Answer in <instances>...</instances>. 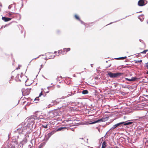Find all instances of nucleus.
<instances>
[{"mask_svg":"<svg viewBox=\"0 0 148 148\" xmlns=\"http://www.w3.org/2000/svg\"><path fill=\"white\" fill-rule=\"evenodd\" d=\"M19 134L16 133L14 131V135L12 137V142L14 143V145H17L18 144Z\"/></svg>","mask_w":148,"mask_h":148,"instance_id":"4","label":"nucleus"},{"mask_svg":"<svg viewBox=\"0 0 148 148\" xmlns=\"http://www.w3.org/2000/svg\"><path fill=\"white\" fill-rule=\"evenodd\" d=\"M111 63H110V64L109 65H108V66L107 67V68H108V67H110V66H111Z\"/></svg>","mask_w":148,"mask_h":148,"instance_id":"34","label":"nucleus"},{"mask_svg":"<svg viewBox=\"0 0 148 148\" xmlns=\"http://www.w3.org/2000/svg\"><path fill=\"white\" fill-rule=\"evenodd\" d=\"M69 93V94H68V95L66 96L65 97H69L71 95H73L75 94L73 92H70Z\"/></svg>","mask_w":148,"mask_h":148,"instance_id":"16","label":"nucleus"},{"mask_svg":"<svg viewBox=\"0 0 148 148\" xmlns=\"http://www.w3.org/2000/svg\"><path fill=\"white\" fill-rule=\"evenodd\" d=\"M31 89H27L26 90H25V91H26V93L25 94V95H28L29 94L30 92V90Z\"/></svg>","mask_w":148,"mask_h":148,"instance_id":"14","label":"nucleus"},{"mask_svg":"<svg viewBox=\"0 0 148 148\" xmlns=\"http://www.w3.org/2000/svg\"><path fill=\"white\" fill-rule=\"evenodd\" d=\"M9 15L10 16H11L12 15V14H11V13H9Z\"/></svg>","mask_w":148,"mask_h":148,"instance_id":"43","label":"nucleus"},{"mask_svg":"<svg viewBox=\"0 0 148 148\" xmlns=\"http://www.w3.org/2000/svg\"><path fill=\"white\" fill-rule=\"evenodd\" d=\"M144 16V15L143 14H142L139 16H138V18L140 19V20L141 21H143V20L144 19V18H143V19H141V18L140 17V16Z\"/></svg>","mask_w":148,"mask_h":148,"instance_id":"19","label":"nucleus"},{"mask_svg":"<svg viewBox=\"0 0 148 148\" xmlns=\"http://www.w3.org/2000/svg\"><path fill=\"white\" fill-rule=\"evenodd\" d=\"M75 17L76 18V19H77V20H78V21L80 20V18L77 15L75 14Z\"/></svg>","mask_w":148,"mask_h":148,"instance_id":"21","label":"nucleus"},{"mask_svg":"<svg viewBox=\"0 0 148 148\" xmlns=\"http://www.w3.org/2000/svg\"><path fill=\"white\" fill-rule=\"evenodd\" d=\"M42 95V92H41L39 95V97H40L41 95Z\"/></svg>","mask_w":148,"mask_h":148,"instance_id":"33","label":"nucleus"},{"mask_svg":"<svg viewBox=\"0 0 148 148\" xmlns=\"http://www.w3.org/2000/svg\"><path fill=\"white\" fill-rule=\"evenodd\" d=\"M51 86H48L47 88L49 90V88H51Z\"/></svg>","mask_w":148,"mask_h":148,"instance_id":"36","label":"nucleus"},{"mask_svg":"<svg viewBox=\"0 0 148 148\" xmlns=\"http://www.w3.org/2000/svg\"><path fill=\"white\" fill-rule=\"evenodd\" d=\"M41 148V147H40L39 148Z\"/></svg>","mask_w":148,"mask_h":148,"instance_id":"62","label":"nucleus"},{"mask_svg":"<svg viewBox=\"0 0 148 148\" xmlns=\"http://www.w3.org/2000/svg\"><path fill=\"white\" fill-rule=\"evenodd\" d=\"M20 26L22 28V26L21 25H20Z\"/></svg>","mask_w":148,"mask_h":148,"instance_id":"52","label":"nucleus"},{"mask_svg":"<svg viewBox=\"0 0 148 148\" xmlns=\"http://www.w3.org/2000/svg\"><path fill=\"white\" fill-rule=\"evenodd\" d=\"M148 51V50L146 49L144 50L143 51H142L141 52H140V53H146Z\"/></svg>","mask_w":148,"mask_h":148,"instance_id":"24","label":"nucleus"},{"mask_svg":"<svg viewBox=\"0 0 148 148\" xmlns=\"http://www.w3.org/2000/svg\"><path fill=\"white\" fill-rule=\"evenodd\" d=\"M57 32L58 33H59V30H58L57 31Z\"/></svg>","mask_w":148,"mask_h":148,"instance_id":"47","label":"nucleus"},{"mask_svg":"<svg viewBox=\"0 0 148 148\" xmlns=\"http://www.w3.org/2000/svg\"><path fill=\"white\" fill-rule=\"evenodd\" d=\"M39 56L38 57H37V58H34V59H36V58H38L39 57V56Z\"/></svg>","mask_w":148,"mask_h":148,"instance_id":"44","label":"nucleus"},{"mask_svg":"<svg viewBox=\"0 0 148 148\" xmlns=\"http://www.w3.org/2000/svg\"><path fill=\"white\" fill-rule=\"evenodd\" d=\"M6 26V25H5V26H2L1 28H2L3 27H5V26Z\"/></svg>","mask_w":148,"mask_h":148,"instance_id":"39","label":"nucleus"},{"mask_svg":"<svg viewBox=\"0 0 148 148\" xmlns=\"http://www.w3.org/2000/svg\"><path fill=\"white\" fill-rule=\"evenodd\" d=\"M79 138L80 139H83V138Z\"/></svg>","mask_w":148,"mask_h":148,"instance_id":"53","label":"nucleus"},{"mask_svg":"<svg viewBox=\"0 0 148 148\" xmlns=\"http://www.w3.org/2000/svg\"><path fill=\"white\" fill-rule=\"evenodd\" d=\"M91 23H90L89 24H85L84 25H85V26L86 27H89V25L90 24H91Z\"/></svg>","mask_w":148,"mask_h":148,"instance_id":"27","label":"nucleus"},{"mask_svg":"<svg viewBox=\"0 0 148 148\" xmlns=\"http://www.w3.org/2000/svg\"><path fill=\"white\" fill-rule=\"evenodd\" d=\"M34 59H32V60L30 61V62H29V64H30V63H31V61H32V60H33Z\"/></svg>","mask_w":148,"mask_h":148,"instance_id":"38","label":"nucleus"},{"mask_svg":"<svg viewBox=\"0 0 148 148\" xmlns=\"http://www.w3.org/2000/svg\"><path fill=\"white\" fill-rule=\"evenodd\" d=\"M39 99H38V97L34 99L35 100H38Z\"/></svg>","mask_w":148,"mask_h":148,"instance_id":"30","label":"nucleus"},{"mask_svg":"<svg viewBox=\"0 0 148 148\" xmlns=\"http://www.w3.org/2000/svg\"><path fill=\"white\" fill-rule=\"evenodd\" d=\"M126 58V56H125L124 57H121L115 58V59L116 60H123Z\"/></svg>","mask_w":148,"mask_h":148,"instance_id":"15","label":"nucleus"},{"mask_svg":"<svg viewBox=\"0 0 148 148\" xmlns=\"http://www.w3.org/2000/svg\"><path fill=\"white\" fill-rule=\"evenodd\" d=\"M137 79V78L136 77H132L131 79V81L133 82L136 81Z\"/></svg>","mask_w":148,"mask_h":148,"instance_id":"17","label":"nucleus"},{"mask_svg":"<svg viewBox=\"0 0 148 148\" xmlns=\"http://www.w3.org/2000/svg\"><path fill=\"white\" fill-rule=\"evenodd\" d=\"M29 147H30H30H31V145H29Z\"/></svg>","mask_w":148,"mask_h":148,"instance_id":"40","label":"nucleus"},{"mask_svg":"<svg viewBox=\"0 0 148 148\" xmlns=\"http://www.w3.org/2000/svg\"><path fill=\"white\" fill-rule=\"evenodd\" d=\"M134 121L135 120H131L129 121H127L126 122H122L117 123L114 125V126L112 127L108 132H107L106 134V135L107 133L109 131L114 129L115 128L118 127L120 125L122 124H123L124 125H131L133 123V121Z\"/></svg>","mask_w":148,"mask_h":148,"instance_id":"2","label":"nucleus"},{"mask_svg":"<svg viewBox=\"0 0 148 148\" xmlns=\"http://www.w3.org/2000/svg\"><path fill=\"white\" fill-rule=\"evenodd\" d=\"M139 41L141 42L142 43H143V41L141 39H139Z\"/></svg>","mask_w":148,"mask_h":148,"instance_id":"32","label":"nucleus"},{"mask_svg":"<svg viewBox=\"0 0 148 148\" xmlns=\"http://www.w3.org/2000/svg\"><path fill=\"white\" fill-rule=\"evenodd\" d=\"M18 80H19L20 82H21V80H20V79H19Z\"/></svg>","mask_w":148,"mask_h":148,"instance_id":"56","label":"nucleus"},{"mask_svg":"<svg viewBox=\"0 0 148 148\" xmlns=\"http://www.w3.org/2000/svg\"><path fill=\"white\" fill-rule=\"evenodd\" d=\"M70 50V48H64L63 49L64 51H66V52H68V51H69Z\"/></svg>","mask_w":148,"mask_h":148,"instance_id":"18","label":"nucleus"},{"mask_svg":"<svg viewBox=\"0 0 148 148\" xmlns=\"http://www.w3.org/2000/svg\"><path fill=\"white\" fill-rule=\"evenodd\" d=\"M56 79H57V80H58V78H57Z\"/></svg>","mask_w":148,"mask_h":148,"instance_id":"59","label":"nucleus"},{"mask_svg":"<svg viewBox=\"0 0 148 148\" xmlns=\"http://www.w3.org/2000/svg\"><path fill=\"white\" fill-rule=\"evenodd\" d=\"M49 92V91H48L47 92H46V93H48Z\"/></svg>","mask_w":148,"mask_h":148,"instance_id":"45","label":"nucleus"},{"mask_svg":"<svg viewBox=\"0 0 148 148\" xmlns=\"http://www.w3.org/2000/svg\"><path fill=\"white\" fill-rule=\"evenodd\" d=\"M0 6L1 7L2 6V5L1 3H0Z\"/></svg>","mask_w":148,"mask_h":148,"instance_id":"42","label":"nucleus"},{"mask_svg":"<svg viewBox=\"0 0 148 148\" xmlns=\"http://www.w3.org/2000/svg\"><path fill=\"white\" fill-rule=\"evenodd\" d=\"M147 24H148V21L147 22Z\"/></svg>","mask_w":148,"mask_h":148,"instance_id":"60","label":"nucleus"},{"mask_svg":"<svg viewBox=\"0 0 148 148\" xmlns=\"http://www.w3.org/2000/svg\"><path fill=\"white\" fill-rule=\"evenodd\" d=\"M134 62L135 63L140 62H142V60H135Z\"/></svg>","mask_w":148,"mask_h":148,"instance_id":"23","label":"nucleus"},{"mask_svg":"<svg viewBox=\"0 0 148 148\" xmlns=\"http://www.w3.org/2000/svg\"><path fill=\"white\" fill-rule=\"evenodd\" d=\"M108 62V61H106V62H107V63Z\"/></svg>","mask_w":148,"mask_h":148,"instance_id":"57","label":"nucleus"},{"mask_svg":"<svg viewBox=\"0 0 148 148\" xmlns=\"http://www.w3.org/2000/svg\"><path fill=\"white\" fill-rule=\"evenodd\" d=\"M37 119L40 120V119H46L45 116V115H40L38 116H37Z\"/></svg>","mask_w":148,"mask_h":148,"instance_id":"9","label":"nucleus"},{"mask_svg":"<svg viewBox=\"0 0 148 148\" xmlns=\"http://www.w3.org/2000/svg\"><path fill=\"white\" fill-rule=\"evenodd\" d=\"M41 67L40 68V69H39L40 70H41V69L43 65L42 64L41 65Z\"/></svg>","mask_w":148,"mask_h":148,"instance_id":"37","label":"nucleus"},{"mask_svg":"<svg viewBox=\"0 0 148 148\" xmlns=\"http://www.w3.org/2000/svg\"><path fill=\"white\" fill-rule=\"evenodd\" d=\"M20 76V74H18L17 75H16V78H18L19 77V76Z\"/></svg>","mask_w":148,"mask_h":148,"instance_id":"29","label":"nucleus"},{"mask_svg":"<svg viewBox=\"0 0 148 148\" xmlns=\"http://www.w3.org/2000/svg\"><path fill=\"white\" fill-rule=\"evenodd\" d=\"M57 53V51H55L54 52V53Z\"/></svg>","mask_w":148,"mask_h":148,"instance_id":"48","label":"nucleus"},{"mask_svg":"<svg viewBox=\"0 0 148 148\" xmlns=\"http://www.w3.org/2000/svg\"><path fill=\"white\" fill-rule=\"evenodd\" d=\"M142 12V11H140V12H137V13H138V12Z\"/></svg>","mask_w":148,"mask_h":148,"instance_id":"46","label":"nucleus"},{"mask_svg":"<svg viewBox=\"0 0 148 148\" xmlns=\"http://www.w3.org/2000/svg\"><path fill=\"white\" fill-rule=\"evenodd\" d=\"M22 93L23 94V90H22Z\"/></svg>","mask_w":148,"mask_h":148,"instance_id":"58","label":"nucleus"},{"mask_svg":"<svg viewBox=\"0 0 148 148\" xmlns=\"http://www.w3.org/2000/svg\"><path fill=\"white\" fill-rule=\"evenodd\" d=\"M56 132V130H53L51 132L48 133L45 136V140L46 141L48 140L51 137V136L54 134L55 132Z\"/></svg>","mask_w":148,"mask_h":148,"instance_id":"7","label":"nucleus"},{"mask_svg":"<svg viewBox=\"0 0 148 148\" xmlns=\"http://www.w3.org/2000/svg\"><path fill=\"white\" fill-rule=\"evenodd\" d=\"M112 23H113L112 22L110 23H109L108 25L111 24H112Z\"/></svg>","mask_w":148,"mask_h":148,"instance_id":"49","label":"nucleus"},{"mask_svg":"<svg viewBox=\"0 0 148 148\" xmlns=\"http://www.w3.org/2000/svg\"><path fill=\"white\" fill-rule=\"evenodd\" d=\"M66 127H60L59 128H58L57 130H56V131H61V130L62 129H64V128H65Z\"/></svg>","mask_w":148,"mask_h":148,"instance_id":"22","label":"nucleus"},{"mask_svg":"<svg viewBox=\"0 0 148 148\" xmlns=\"http://www.w3.org/2000/svg\"><path fill=\"white\" fill-rule=\"evenodd\" d=\"M141 19H143V18H141Z\"/></svg>","mask_w":148,"mask_h":148,"instance_id":"61","label":"nucleus"},{"mask_svg":"<svg viewBox=\"0 0 148 148\" xmlns=\"http://www.w3.org/2000/svg\"><path fill=\"white\" fill-rule=\"evenodd\" d=\"M107 73V75L112 78L118 77L122 74V73L119 72L113 73L110 71H108Z\"/></svg>","mask_w":148,"mask_h":148,"instance_id":"5","label":"nucleus"},{"mask_svg":"<svg viewBox=\"0 0 148 148\" xmlns=\"http://www.w3.org/2000/svg\"><path fill=\"white\" fill-rule=\"evenodd\" d=\"M93 65V64H91L90 65L92 67V65Z\"/></svg>","mask_w":148,"mask_h":148,"instance_id":"41","label":"nucleus"},{"mask_svg":"<svg viewBox=\"0 0 148 148\" xmlns=\"http://www.w3.org/2000/svg\"><path fill=\"white\" fill-rule=\"evenodd\" d=\"M147 3V1L145 0H139L138 2V5L140 6H143Z\"/></svg>","mask_w":148,"mask_h":148,"instance_id":"8","label":"nucleus"},{"mask_svg":"<svg viewBox=\"0 0 148 148\" xmlns=\"http://www.w3.org/2000/svg\"><path fill=\"white\" fill-rule=\"evenodd\" d=\"M146 74H148V71H147V73H146Z\"/></svg>","mask_w":148,"mask_h":148,"instance_id":"51","label":"nucleus"},{"mask_svg":"<svg viewBox=\"0 0 148 148\" xmlns=\"http://www.w3.org/2000/svg\"><path fill=\"white\" fill-rule=\"evenodd\" d=\"M19 126L21 127V128L20 127L15 131L16 133H17L19 135L21 134H24L27 131L31 129L30 126L28 123L25 122L22 123Z\"/></svg>","mask_w":148,"mask_h":148,"instance_id":"1","label":"nucleus"},{"mask_svg":"<svg viewBox=\"0 0 148 148\" xmlns=\"http://www.w3.org/2000/svg\"><path fill=\"white\" fill-rule=\"evenodd\" d=\"M57 88H60V85H57Z\"/></svg>","mask_w":148,"mask_h":148,"instance_id":"35","label":"nucleus"},{"mask_svg":"<svg viewBox=\"0 0 148 148\" xmlns=\"http://www.w3.org/2000/svg\"><path fill=\"white\" fill-rule=\"evenodd\" d=\"M148 63H146L145 64V65L144 66L145 67H146L147 68V69H148Z\"/></svg>","mask_w":148,"mask_h":148,"instance_id":"26","label":"nucleus"},{"mask_svg":"<svg viewBox=\"0 0 148 148\" xmlns=\"http://www.w3.org/2000/svg\"><path fill=\"white\" fill-rule=\"evenodd\" d=\"M109 117L108 116L103 117L100 119H98L92 122L86 124H93L99 122H105L107 121Z\"/></svg>","mask_w":148,"mask_h":148,"instance_id":"6","label":"nucleus"},{"mask_svg":"<svg viewBox=\"0 0 148 148\" xmlns=\"http://www.w3.org/2000/svg\"><path fill=\"white\" fill-rule=\"evenodd\" d=\"M41 125L43 127L45 128H47L48 124L46 122L43 123V124H42Z\"/></svg>","mask_w":148,"mask_h":148,"instance_id":"11","label":"nucleus"},{"mask_svg":"<svg viewBox=\"0 0 148 148\" xmlns=\"http://www.w3.org/2000/svg\"><path fill=\"white\" fill-rule=\"evenodd\" d=\"M11 8H12L11 5H9L8 7L9 9H10Z\"/></svg>","mask_w":148,"mask_h":148,"instance_id":"31","label":"nucleus"},{"mask_svg":"<svg viewBox=\"0 0 148 148\" xmlns=\"http://www.w3.org/2000/svg\"><path fill=\"white\" fill-rule=\"evenodd\" d=\"M88 91L86 90H84L82 92V93L84 95H86L88 93Z\"/></svg>","mask_w":148,"mask_h":148,"instance_id":"13","label":"nucleus"},{"mask_svg":"<svg viewBox=\"0 0 148 148\" xmlns=\"http://www.w3.org/2000/svg\"><path fill=\"white\" fill-rule=\"evenodd\" d=\"M125 79L126 80L128 81H129L130 82H131V79H128V78H125Z\"/></svg>","mask_w":148,"mask_h":148,"instance_id":"28","label":"nucleus"},{"mask_svg":"<svg viewBox=\"0 0 148 148\" xmlns=\"http://www.w3.org/2000/svg\"><path fill=\"white\" fill-rule=\"evenodd\" d=\"M37 115L36 114L31 116L27 119L28 122L26 123H28L29 126L31 125L32 126L34 123L35 120H37Z\"/></svg>","mask_w":148,"mask_h":148,"instance_id":"3","label":"nucleus"},{"mask_svg":"<svg viewBox=\"0 0 148 148\" xmlns=\"http://www.w3.org/2000/svg\"><path fill=\"white\" fill-rule=\"evenodd\" d=\"M79 21L82 24L85 25L86 24L85 23H84L83 21L81 20L80 19V20H79Z\"/></svg>","mask_w":148,"mask_h":148,"instance_id":"25","label":"nucleus"},{"mask_svg":"<svg viewBox=\"0 0 148 148\" xmlns=\"http://www.w3.org/2000/svg\"><path fill=\"white\" fill-rule=\"evenodd\" d=\"M106 146V143L105 141L103 142L102 144L101 148H105Z\"/></svg>","mask_w":148,"mask_h":148,"instance_id":"12","label":"nucleus"},{"mask_svg":"<svg viewBox=\"0 0 148 148\" xmlns=\"http://www.w3.org/2000/svg\"><path fill=\"white\" fill-rule=\"evenodd\" d=\"M60 77L61 78H62V76H60Z\"/></svg>","mask_w":148,"mask_h":148,"instance_id":"55","label":"nucleus"},{"mask_svg":"<svg viewBox=\"0 0 148 148\" xmlns=\"http://www.w3.org/2000/svg\"><path fill=\"white\" fill-rule=\"evenodd\" d=\"M64 50L63 51L62 50H60L58 51V53L59 54H64Z\"/></svg>","mask_w":148,"mask_h":148,"instance_id":"20","label":"nucleus"},{"mask_svg":"<svg viewBox=\"0 0 148 148\" xmlns=\"http://www.w3.org/2000/svg\"><path fill=\"white\" fill-rule=\"evenodd\" d=\"M24 0L25 1V2H26L27 1V0ZM21 1H22L23 0H21Z\"/></svg>","mask_w":148,"mask_h":148,"instance_id":"50","label":"nucleus"},{"mask_svg":"<svg viewBox=\"0 0 148 148\" xmlns=\"http://www.w3.org/2000/svg\"><path fill=\"white\" fill-rule=\"evenodd\" d=\"M2 19L5 22H7L11 20L12 19L11 18L6 17H2Z\"/></svg>","mask_w":148,"mask_h":148,"instance_id":"10","label":"nucleus"},{"mask_svg":"<svg viewBox=\"0 0 148 148\" xmlns=\"http://www.w3.org/2000/svg\"><path fill=\"white\" fill-rule=\"evenodd\" d=\"M20 68H16V69H19Z\"/></svg>","mask_w":148,"mask_h":148,"instance_id":"54","label":"nucleus"}]
</instances>
